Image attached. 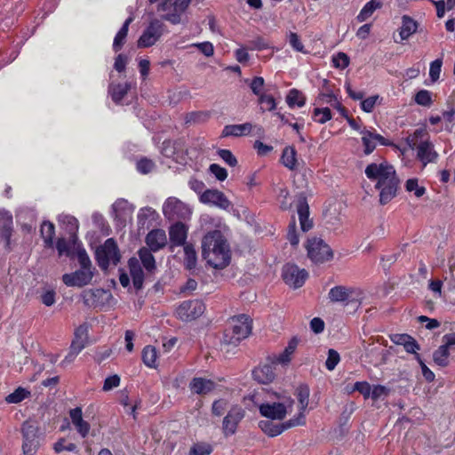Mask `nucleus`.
<instances>
[{"mask_svg": "<svg viewBox=\"0 0 455 455\" xmlns=\"http://www.w3.org/2000/svg\"><path fill=\"white\" fill-rule=\"evenodd\" d=\"M366 177L375 181V188L379 191L380 204H387L395 196L399 185V180L395 170L387 161L371 163L365 168Z\"/></svg>", "mask_w": 455, "mask_h": 455, "instance_id": "1", "label": "nucleus"}, {"mask_svg": "<svg viewBox=\"0 0 455 455\" xmlns=\"http://www.w3.org/2000/svg\"><path fill=\"white\" fill-rule=\"evenodd\" d=\"M202 254L206 262L214 268H223L229 264V245L220 230L208 232L204 236Z\"/></svg>", "mask_w": 455, "mask_h": 455, "instance_id": "2", "label": "nucleus"}, {"mask_svg": "<svg viewBox=\"0 0 455 455\" xmlns=\"http://www.w3.org/2000/svg\"><path fill=\"white\" fill-rule=\"evenodd\" d=\"M406 143L411 149H416L417 159L420 161L425 167L427 164L435 163L439 156L435 150L433 143L429 140V136L426 129L419 128L406 138Z\"/></svg>", "mask_w": 455, "mask_h": 455, "instance_id": "3", "label": "nucleus"}, {"mask_svg": "<svg viewBox=\"0 0 455 455\" xmlns=\"http://www.w3.org/2000/svg\"><path fill=\"white\" fill-rule=\"evenodd\" d=\"M76 256L80 268L73 273L62 275L63 283L69 287L85 286L92 282L94 275V268L85 250L78 248Z\"/></svg>", "mask_w": 455, "mask_h": 455, "instance_id": "4", "label": "nucleus"}, {"mask_svg": "<svg viewBox=\"0 0 455 455\" xmlns=\"http://www.w3.org/2000/svg\"><path fill=\"white\" fill-rule=\"evenodd\" d=\"M251 331V320L245 315L235 316L230 321V327L224 332L223 342L236 346L246 339Z\"/></svg>", "mask_w": 455, "mask_h": 455, "instance_id": "5", "label": "nucleus"}, {"mask_svg": "<svg viewBox=\"0 0 455 455\" xmlns=\"http://www.w3.org/2000/svg\"><path fill=\"white\" fill-rule=\"evenodd\" d=\"M294 401L286 395H278L276 401H267L259 406L261 416L267 419L282 420L290 412Z\"/></svg>", "mask_w": 455, "mask_h": 455, "instance_id": "6", "label": "nucleus"}, {"mask_svg": "<svg viewBox=\"0 0 455 455\" xmlns=\"http://www.w3.org/2000/svg\"><path fill=\"white\" fill-rule=\"evenodd\" d=\"M39 427L32 421H25L21 427L23 438L22 451L24 455H36L39 446Z\"/></svg>", "mask_w": 455, "mask_h": 455, "instance_id": "7", "label": "nucleus"}, {"mask_svg": "<svg viewBox=\"0 0 455 455\" xmlns=\"http://www.w3.org/2000/svg\"><path fill=\"white\" fill-rule=\"evenodd\" d=\"M96 259L102 269H107L110 264L116 265L120 260L118 247L112 238H108L96 251Z\"/></svg>", "mask_w": 455, "mask_h": 455, "instance_id": "8", "label": "nucleus"}, {"mask_svg": "<svg viewBox=\"0 0 455 455\" xmlns=\"http://www.w3.org/2000/svg\"><path fill=\"white\" fill-rule=\"evenodd\" d=\"M306 248L308 258L315 263H323L333 257L331 249L321 238L308 239Z\"/></svg>", "mask_w": 455, "mask_h": 455, "instance_id": "9", "label": "nucleus"}, {"mask_svg": "<svg viewBox=\"0 0 455 455\" xmlns=\"http://www.w3.org/2000/svg\"><path fill=\"white\" fill-rule=\"evenodd\" d=\"M163 213L169 220H187L192 212L190 207L176 197H169L163 205Z\"/></svg>", "mask_w": 455, "mask_h": 455, "instance_id": "10", "label": "nucleus"}, {"mask_svg": "<svg viewBox=\"0 0 455 455\" xmlns=\"http://www.w3.org/2000/svg\"><path fill=\"white\" fill-rule=\"evenodd\" d=\"M303 417H295L283 423H275L272 419H264L259 422V427L268 436L275 437L281 435L286 429L296 426H303Z\"/></svg>", "mask_w": 455, "mask_h": 455, "instance_id": "11", "label": "nucleus"}, {"mask_svg": "<svg viewBox=\"0 0 455 455\" xmlns=\"http://www.w3.org/2000/svg\"><path fill=\"white\" fill-rule=\"evenodd\" d=\"M164 33V24L157 20H152L138 40L139 48H148L154 45Z\"/></svg>", "mask_w": 455, "mask_h": 455, "instance_id": "12", "label": "nucleus"}, {"mask_svg": "<svg viewBox=\"0 0 455 455\" xmlns=\"http://www.w3.org/2000/svg\"><path fill=\"white\" fill-rule=\"evenodd\" d=\"M82 299L84 305L87 307L102 308L109 305L113 296L109 291L97 288L84 291Z\"/></svg>", "mask_w": 455, "mask_h": 455, "instance_id": "13", "label": "nucleus"}, {"mask_svg": "<svg viewBox=\"0 0 455 455\" xmlns=\"http://www.w3.org/2000/svg\"><path fill=\"white\" fill-rule=\"evenodd\" d=\"M190 0H166L159 7V11L165 12L164 19L178 24L180 22V15L188 8Z\"/></svg>", "mask_w": 455, "mask_h": 455, "instance_id": "14", "label": "nucleus"}, {"mask_svg": "<svg viewBox=\"0 0 455 455\" xmlns=\"http://www.w3.org/2000/svg\"><path fill=\"white\" fill-rule=\"evenodd\" d=\"M205 306L201 300L183 301L176 310V314L182 321H192L204 314Z\"/></svg>", "mask_w": 455, "mask_h": 455, "instance_id": "15", "label": "nucleus"}, {"mask_svg": "<svg viewBox=\"0 0 455 455\" xmlns=\"http://www.w3.org/2000/svg\"><path fill=\"white\" fill-rule=\"evenodd\" d=\"M329 299L332 302L350 303L358 301L361 297V291L353 287L337 285L329 291Z\"/></svg>", "mask_w": 455, "mask_h": 455, "instance_id": "16", "label": "nucleus"}, {"mask_svg": "<svg viewBox=\"0 0 455 455\" xmlns=\"http://www.w3.org/2000/svg\"><path fill=\"white\" fill-rule=\"evenodd\" d=\"M283 279L286 284L294 289L301 287L307 280L308 274L296 265L287 264L283 267Z\"/></svg>", "mask_w": 455, "mask_h": 455, "instance_id": "17", "label": "nucleus"}, {"mask_svg": "<svg viewBox=\"0 0 455 455\" xmlns=\"http://www.w3.org/2000/svg\"><path fill=\"white\" fill-rule=\"evenodd\" d=\"M244 410L238 405L233 406L224 417L222 422V431L225 436H230L235 434L238 424L244 418Z\"/></svg>", "mask_w": 455, "mask_h": 455, "instance_id": "18", "label": "nucleus"}, {"mask_svg": "<svg viewBox=\"0 0 455 455\" xmlns=\"http://www.w3.org/2000/svg\"><path fill=\"white\" fill-rule=\"evenodd\" d=\"M200 202L204 204L216 206L222 210H228L232 205L224 193L217 189H207L204 191L200 195Z\"/></svg>", "mask_w": 455, "mask_h": 455, "instance_id": "19", "label": "nucleus"}, {"mask_svg": "<svg viewBox=\"0 0 455 455\" xmlns=\"http://www.w3.org/2000/svg\"><path fill=\"white\" fill-rule=\"evenodd\" d=\"M360 134L362 135L361 139L363 146V153L366 156L374 151L378 143L383 146L391 145V142L380 134L369 131L365 128L360 131Z\"/></svg>", "mask_w": 455, "mask_h": 455, "instance_id": "20", "label": "nucleus"}, {"mask_svg": "<svg viewBox=\"0 0 455 455\" xmlns=\"http://www.w3.org/2000/svg\"><path fill=\"white\" fill-rule=\"evenodd\" d=\"M135 207L124 198L117 199L112 204V216L121 224L132 218Z\"/></svg>", "mask_w": 455, "mask_h": 455, "instance_id": "21", "label": "nucleus"}, {"mask_svg": "<svg viewBox=\"0 0 455 455\" xmlns=\"http://www.w3.org/2000/svg\"><path fill=\"white\" fill-rule=\"evenodd\" d=\"M69 417L77 433L81 437L85 438L89 435L91 426L89 422L84 419L82 409L80 407L71 409L69 411Z\"/></svg>", "mask_w": 455, "mask_h": 455, "instance_id": "22", "label": "nucleus"}, {"mask_svg": "<svg viewBox=\"0 0 455 455\" xmlns=\"http://www.w3.org/2000/svg\"><path fill=\"white\" fill-rule=\"evenodd\" d=\"M253 128H257L258 131H261V127L253 125L251 123H244L241 124H228L226 125L223 130L221 136L222 137H240L250 134Z\"/></svg>", "mask_w": 455, "mask_h": 455, "instance_id": "23", "label": "nucleus"}, {"mask_svg": "<svg viewBox=\"0 0 455 455\" xmlns=\"http://www.w3.org/2000/svg\"><path fill=\"white\" fill-rule=\"evenodd\" d=\"M146 243L149 250L157 251L164 248L167 243V237L164 230L153 229L146 236Z\"/></svg>", "mask_w": 455, "mask_h": 455, "instance_id": "24", "label": "nucleus"}, {"mask_svg": "<svg viewBox=\"0 0 455 455\" xmlns=\"http://www.w3.org/2000/svg\"><path fill=\"white\" fill-rule=\"evenodd\" d=\"M297 212L301 230L303 232L310 230L313 227V222L309 219V207L305 197L299 198L297 203Z\"/></svg>", "mask_w": 455, "mask_h": 455, "instance_id": "25", "label": "nucleus"}, {"mask_svg": "<svg viewBox=\"0 0 455 455\" xmlns=\"http://www.w3.org/2000/svg\"><path fill=\"white\" fill-rule=\"evenodd\" d=\"M252 376L259 383L268 384L275 377V369L271 364L259 365L253 370Z\"/></svg>", "mask_w": 455, "mask_h": 455, "instance_id": "26", "label": "nucleus"}, {"mask_svg": "<svg viewBox=\"0 0 455 455\" xmlns=\"http://www.w3.org/2000/svg\"><path fill=\"white\" fill-rule=\"evenodd\" d=\"M190 390L197 395H207L215 388V383L204 378H194L189 384Z\"/></svg>", "mask_w": 455, "mask_h": 455, "instance_id": "27", "label": "nucleus"}, {"mask_svg": "<svg viewBox=\"0 0 455 455\" xmlns=\"http://www.w3.org/2000/svg\"><path fill=\"white\" fill-rule=\"evenodd\" d=\"M187 228L181 222H177L172 225L169 231L170 240L173 245L180 246L185 245V241L187 239Z\"/></svg>", "mask_w": 455, "mask_h": 455, "instance_id": "28", "label": "nucleus"}, {"mask_svg": "<svg viewBox=\"0 0 455 455\" xmlns=\"http://www.w3.org/2000/svg\"><path fill=\"white\" fill-rule=\"evenodd\" d=\"M128 267L134 287L137 290L140 289L144 281V274L140 260L136 258L130 259L128 261Z\"/></svg>", "mask_w": 455, "mask_h": 455, "instance_id": "29", "label": "nucleus"}, {"mask_svg": "<svg viewBox=\"0 0 455 455\" xmlns=\"http://www.w3.org/2000/svg\"><path fill=\"white\" fill-rule=\"evenodd\" d=\"M299 340L297 338H292L288 345L285 347L283 351L277 355L274 356L273 363H278L282 365H287L291 361V356L294 354Z\"/></svg>", "mask_w": 455, "mask_h": 455, "instance_id": "30", "label": "nucleus"}, {"mask_svg": "<svg viewBox=\"0 0 455 455\" xmlns=\"http://www.w3.org/2000/svg\"><path fill=\"white\" fill-rule=\"evenodd\" d=\"M309 393V387L307 385H300L296 390V395L299 401V413L296 417H300L301 415L305 422V411L308 406Z\"/></svg>", "mask_w": 455, "mask_h": 455, "instance_id": "31", "label": "nucleus"}, {"mask_svg": "<svg viewBox=\"0 0 455 455\" xmlns=\"http://www.w3.org/2000/svg\"><path fill=\"white\" fill-rule=\"evenodd\" d=\"M0 228H2V236L5 239L8 245L12 230V216L7 211L0 210Z\"/></svg>", "mask_w": 455, "mask_h": 455, "instance_id": "32", "label": "nucleus"}, {"mask_svg": "<svg viewBox=\"0 0 455 455\" xmlns=\"http://www.w3.org/2000/svg\"><path fill=\"white\" fill-rule=\"evenodd\" d=\"M132 16H130L128 19H126L122 28L116 33L113 42V50L116 52H119L122 49L123 45L124 44L129 30V26L132 22Z\"/></svg>", "mask_w": 455, "mask_h": 455, "instance_id": "33", "label": "nucleus"}, {"mask_svg": "<svg viewBox=\"0 0 455 455\" xmlns=\"http://www.w3.org/2000/svg\"><path fill=\"white\" fill-rule=\"evenodd\" d=\"M417 28L418 24L413 19L407 15L403 16L402 26L399 31L401 40H407L417 31Z\"/></svg>", "mask_w": 455, "mask_h": 455, "instance_id": "34", "label": "nucleus"}, {"mask_svg": "<svg viewBox=\"0 0 455 455\" xmlns=\"http://www.w3.org/2000/svg\"><path fill=\"white\" fill-rule=\"evenodd\" d=\"M281 163L289 170H295L298 165L297 152L293 147H286L283 150Z\"/></svg>", "mask_w": 455, "mask_h": 455, "instance_id": "35", "label": "nucleus"}, {"mask_svg": "<svg viewBox=\"0 0 455 455\" xmlns=\"http://www.w3.org/2000/svg\"><path fill=\"white\" fill-rule=\"evenodd\" d=\"M382 7V2L380 0H371L364 4V6L360 11L356 19L359 22H363L367 19H369L373 12L380 9Z\"/></svg>", "mask_w": 455, "mask_h": 455, "instance_id": "36", "label": "nucleus"}, {"mask_svg": "<svg viewBox=\"0 0 455 455\" xmlns=\"http://www.w3.org/2000/svg\"><path fill=\"white\" fill-rule=\"evenodd\" d=\"M159 217L157 212L151 207L141 208L138 213L139 225H150Z\"/></svg>", "mask_w": 455, "mask_h": 455, "instance_id": "37", "label": "nucleus"}, {"mask_svg": "<svg viewBox=\"0 0 455 455\" xmlns=\"http://www.w3.org/2000/svg\"><path fill=\"white\" fill-rule=\"evenodd\" d=\"M138 254L140 257L139 260L141 262L145 269L148 272L152 273L156 269V259L151 253V250L144 247L139 251Z\"/></svg>", "mask_w": 455, "mask_h": 455, "instance_id": "38", "label": "nucleus"}, {"mask_svg": "<svg viewBox=\"0 0 455 455\" xmlns=\"http://www.w3.org/2000/svg\"><path fill=\"white\" fill-rule=\"evenodd\" d=\"M184 266L187 269L192 270L196 267L197 256L195 247L190 243L184 245Z\"/></svg>", "mask_w": 455, "mask_h": 455, "instance_id": "39", "label": "nucleus"}, {"mask_svg": "<svg viewBox=\"0 0 455 455\" xmlns=\"http://www.w3.org/2000/svg\"><path fill=\"white\" fill-rule=\"evenodd\" d=\"M319 100L322 103L329 104L331 107L336 108L342 116L347 117V110L346 108L341 105L339 100L337 99V97L331 93H322L319 96Z\"/></svg>", "mask_w": 455, "mask_h": 455, "instance_id": "40", "label": "nucleus"}, {"mask_svg": "<svg viewBox=\"0 0 455 455\" xmlns=\"http://www.w3.org/2000/svg\"><path fill=\"white\" fill-rule=\"evenodd\" d=\"M55 235V228L52 222L44 221L41 226V235L44 239L45 247H53V237Z\"/></svg>", "mask_w": 455, "mask_h": 455, "instance_id": "41", "label": "nucleus"}, {"mask_svg": "<svg viewBox=\"0 0 455 455\" xmlns=\"http://www.w3.org/2000/svg\"><path fill=\"white\" fill-rule=\"evenodd\" d=\"M450 350L446 348V347L441 345L434 353H433V361L434 363L440 367H446L450 363Z\"/></svg>", "mask_w": 455, "mask_h": 455, "instance_id": "42", "label": "nucleus"}, {"mask_svg": "<svg viewBox=\"0 0 455 455\" xmlns=\"http://www.w3.org/2000/svg\"><path fill=\"white\" fill-rule=\"evenodd\" d=\"M130 85L128 84H111L109 86V93L113 101L119 104L127 94Z\"/></svg>", "mask_w": 455, "mask_h": 455, "instance_id": "43", "label": "nucleus"}, {"mask_svg": "<svg viewBox=\"0 0 455 455\" xmlns=\"http://www.w3.org/2000/svg\"><path fill=\"white\" fill-rule=\"evenodd\" d=\"M157 358L156 349L152 346H147L142 351V361L149 368H155Z\"/></svg>", "mask_w": 455, "mask_h": 455, "instance_id": "44", "label": "nucleus"}, {"mask_svg": "<svg viewBox=\"0 0 455 455\" xmlns=\"http://www.w3.org/2000/svg\"><path fill=\"white\" fill-rule=\"evenodd\" d=\"M286 102L291 108H293L294 106L301 108L305 105L306 100L299 91L292 89L287 95Z\"/></svg>", "mask_w": 455, "mask_h": 455, "instance_id": "45", "label": "nucleus"}, {"mask_svg": "<svg viewBox=\"0 0 455 455\" xmlns=\"http://www.w3.org/2000/svg\"><path fill=\"white\" fill-rule=\"evenodd\" d=\"M29 395H30V392L28 390L20 387L16 388L12 393L8 395L5 397V401L8 403H18L23 401L24 399H26L27 397H28Z\"/></svg>", "mask_w": 455, "mask_h": 455, "instance_id": "46", "label": "nucleus"}, {"mask_svg": "<svg viewBox=\"0 0 455 455\" xmlns=\"http://www.w3.org/2000/svg\"><path fill=\"white\" fill-rule=\"evenodd\" d=\"M177 146L178 142L172 140H164L162 145L161 153L169 158H172L176 162H178L177 155Z\"/></svg>", "mask_w": 455, "mask_h": 455, "instance_id": "47", "label": "nucleus"}, {"mask_svg": "<svg viewBox=\"0 0 455 455\" xmlns=\"http://www.w3.org/2000/svg\"><path fill=\"white\" fill-rule=\"evenodd\" d=\"M331 113L329 108H316L314 109L313 118L319 124H325L331 119Z\"/></svg>", "mask_w": 455, "mask_h": 455, "instance_id": "48", "label": "nucleus"}, {"mask_svg": "<svg viewBox=\"0 0 455 455\" xmlns=\"http://www.w3.org/2000/svg\"><path fill=\"white\" fill-rule=\"evenodd\" d=\"M332 65L336 68L344 69L349 65V57L344 52H338L334 54L331 58Z\"/></svg>", "mask_w": 455, "mask_h": 455, "instance_id": "49", "label": "nucleus"}, {"mask_svg": "<svg viewBox=\"0 0 455 455\" xmlns=\"http://www.w3.org/2000/svg\"><path fill=\"white\" fill-rule=\"evenodd\" d=\"M443 60L441 58L435 60L430 63L429 76L433 83L436 82L442 71Z\"/></svg>", "mask_w": 455, "mask_h": 455, "instance_id": "50", "label": "nucleus"}, {"mask_svg": "<svg viewBox=\"0 0 455 455\" xmlns=\"http://www.w3.org/2000/svg\"><path fill=\"white\" fill-rule=\"evenodd\" d=\"M405 188L408 192H413L416 197H421L426 192L425 188L419 185L417 179L408 180Z\"/></svg>", "mask_w": 455, "mask_h": 455, "instance_id": "51", "label": "nucleus"}, {"mask_svg": "<svg viewBox=\"0 0 455 455\" xmlns=\"http://www.w3.org/2000/svg\"><path fill=\"white\" fill-rule=\"evenodd\" d=\"M288 41L293 50L299 52L307 53L304 44L297 33L290 32L288 35Z\"/></svg>", "mask_w": 455, "mask_h": 455, "instance_id": "52", "label": "nucleus"}, {"mask_svg": "<svg viewBox=\"0 0 455 455\" xmlns=\"http://www.w3.org/2000/svg\"><path fill=\"white\" fill-rule=\"evenodd\" d=\"M53 450L56 453L62 451H77V447L73 443H67L65 439H60L54 443Z\"/></svg>", "mask_w": 455, "mask_h": 455, "instance_id": "53", "label": "nucleus"}, {"mask_svg": "<svg viewBox=\"0 0 455 455\" xmlns=\"http://www.w3.org/2000/svg\"><path fill=\"white\" fill-rule=\"evenodd\" d=\"M259 103L262 105V110L272 111L275 108L276 104L274 97L270 94H262L259 97Z\"/></svg>", "mask_w": 455, "mask_h": 455, "instance_id": "54", "label": "nucleus"}, {"mask_svg": "<svg viewBox=\"0 0 455 455\" xmlns=\"http://www.w3.org/2000/svg\"><path fill=\"white\" fill-rule=\"evenodd\" d=\"M389 388L382 385H374L371 387V396L372 400L377 401L387 397L389 394Z\"/></svg>", "mask_w": 455, "mask_h": 455, "instance_id": "55", "label": "nucleus"}, {"mask_svg": "<svg viewBox=\"0 0 455 455\" xmlns=\"http://www.w3.org/2000/svg\"><path fill=\"white\" fill-rule=\"evenodd\" d=\"M415 101L420 106H430L432 103L431 92L427 90H420L415 95Z\"/></svg>", "mask_w": 455, "mask_h": 455, "instance_id": "56", "label": "nucleus"}, {"mask_svg": "<svg viewBox=\"0 0 455 455\" xmlns=\"http://www.w3.org/2000/svg\"><path fill=\"white\" fill-rule=\"evenodd\" d=\"M212 451V447L208 443H196L189 451V455H209Z\"/></svg>", "mask_w": 455, "mask_h": 455, "instance_id": "57", "label": "nucleus"}, {"mask_svg": "<svg viewBox=\"0 0 455 455\" xmlns=\"http://www.w3.org/2000/svg\"><path fill=\"white\" fill-rule=\"evenodd\" d=\"M340 360L339 353L334 349H329L325 366L329 371H333Z\"/></svg>", "mask_w": 455, "mask_h": 455, "instance_id": "58", "label": "nucleus"}, {"mask_svg": "<svg viewBox=\"0 0 455 455\" xmlns=\"http://www.w3.org/2000/svg\"><path fill=\"white\" fill-rule=\"evenodd\" d=\"M202 228L208 229L212 226L215 228H220L221 221L219 218H213L208 214H204L200 219Z\"/></svg>", "mask_w": 455, "mask_h": 455, "instance_id": "59", "label": "nucleus"}, {"mask_svg": "<svg viewBox=\"0 0 455 455\" xmlns=\"http://www.w3.org/2000/svg\"><path fill=\"white\" fill-rule=\"evenodd\" d=\"M353 391H358L367 399L371 396V387L367 381H357L354 385Z\"/></svg>", "mask_w": 455, "mask_h": 455, "instance_id": "60", "label": "nucleus"}, {"mask_svg": "<svg viewBox=\"0 0 455 455\" xmlns=\"http://www.w3.org/2000/svg\"><path fill=\"white\" fill-rule=\"evenodd\" d=\"M218 155L229 166L234 167L237 164V160L230 150L220 149Z\"/></svg>", "mask_w": 455, "mask_h": 455, "instance_id": "61", "label": "nucleus"}, {"mask_svg": "<svg viewBox=\"0 0 455 455\" xmlns=\"http://www.w3.org/2000/svg\"><path fill=\"white\" fill-rule=\"evenodd\" d=\"M155 167V164L148 159V158H142L137 163V170L139 172L142 174H147L150 172Z\"/></svg>", "mask_w": 455, "mask_h": 455, "instance_id": "62", "label": "nucleus"}, {"mask_svg": "<svg viewBox=\"0 0 455 455\" xmlns=\"http://www.w3.org/2000/svg\"><path fill=\"white\" fill-rule=\"evenodd\" d=\"M379 95H373V96H371L363 100H362L361 102V108L362 109L366 112V113H371L375 105L377 104V102L379 101Z\"/></svg>", "mask_w": 455, "mask_h": 455, "instance_id": "63", "label": "nucleus"}, {"mask_svg": "<svg viewBox=\"0 0 455 455\" xmlns=\"http://www.w3.org/2000/svg\"><path fill=\"white\" fill-rule=\"evenodd\" d=\"M209 169L215 178L220 181L225 180L228 177L227 170L217 164H212Z\"/></svg>", "mask_w": 455, "mask_h": 455, "instance_id": "64", "label": "nucleus"}]
</instances>
